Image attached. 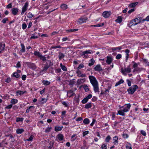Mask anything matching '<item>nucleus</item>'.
Instances as JSON below:
<instances>
[{
  "label": "nucleus",
  "instance_id": "obj_40",
  "mask_svg": "<svg viewBox=\"0 0 149 149\" xmlns=\"http://www.w3.org/2000/svg\"><path fill=\"white\" fill-rule=\"evenodd\" d=\"M83 123L85 124H88L89 123V120L88 118H86L84 120Z\"/></svg>",
  "mask_w": 149,
  "mask_h": 149
},
{
  "label": "nucleus",
  "instance_id": "obj_56",
  "mask_svg": "<svg viewBox=\"0 0 149 149\" xmlns=\"http://www.w3.org/2000/svg\"><path fill=\"white\" fill-rule=\"evenodd\" d=\"M89 133V131H86L85 132H83V136L84 137L86 135L88 134Z\"/></svg>",
  "mask_w": 149,
  "mask_h": 149
},
{
  "label": "nucleus",
  "instance_id": "obj_53",
  "mask_svg": "<svg viewBox=\"0 0 149 149\" xmlns=\"http://www.w3.org/2000/svg\"><path fill=\"white\" fill-rule=\"evenodd\" d=\"M111 139V138L110 136L109 135L105 139L106 141L107 142H109Z\"/></svg>",
  "mask_w": 149,
  "mask_h": 149
},
{
  "label": "nucleus",
  "instance_id": "obj_9",
  "mask_svg": "<svg viewBox=\"0 0 149 149\" xmlns=\"http://www.w3.org/2000/svg\"><path fill=\"white\" fill-rule=\"evenodd\" d=\"M113 61L112 58L110 56H107L106 61L107 63L109 65Z\"/></svg>",
  "mask_w": 149,
  "mask_h": 149
},
{
  "label": "nucleus",
  "instance_id": "obj_28",
  "mask_svg": "<svg viewBox=\"0 0 149 149\" xmlns=\"http://www.w3.org/2000/svg\"><path fill=\"white\" fill-rule=\"evenodd\" d=\"M124 82V80L122 79H121L120 81L116 83L115 85V86H117L123 83Z\"/></svg>",
  "mask_w": 149,
  "mask_h": 149
},
{
  "label": "nucleus",
  "instance_id": "obj_2",
  "mask_svg": "<svg viewBox=\"0 0 149 149\" xmlns=\"http://www.w3.org/2000/svg\"><path fill=\"white\" fill-rule=\"evenodd\" d=\"M138 88V86L137 85H134L132 86L127 89L128 93L130 94H133Z\"/></svg>",
  "mask_w": 149,
  "mask_h": 149
},
{
  "label": "nucleus",
  "instance_id": "obj_58",
  "mask_svg": "<svg viewBox=\"0 0 149 149\" xmlns=\"http://www.w3.org/2000/svg\"><path fill=\"white\" fill-rule=\"evenodd\" d=\"M84 67V65L82 64H80L79 66L77 68V69L78 70H79L81 68H83Z\"/></svg>",
  "mask_w": 149,
  "mask_h": 149
},
{
  "label": "nucleus",
  "instance_id": "obj_63",
  "mask_svg": "<svg viewBox=\"0 0 149 149\" xmlns=\"http://www.w3.org/2000/svg\"><path fill=\"white\" fill-rule=\"evenodd\" d=\"M75 83L74 79L70 80V84L71 85L74 84Z\"/></svg>",
  "mask_w": 149,
  "mask_h": 149
},
{
  "label": "nucleus",
  "instance_id": "obj_38",
  "mask_svg": "<svg viewBox=\"0 0 149 149\" xmlns=\"http://www.w3.org/2000/svg\"><path fill=\"white\" fill-rule=\"evenodd\" d=\"M76 135H77L76 134L72 135L71 137V141H74L77 139V137H75Z\"/></svg>",
  "mask_w": 149,
  "mask_h": 149
},
{
  "label": "nucleus",
  "instance_id": "obj_54",
  "mask_svg": "<svg viewBox=\"0 0 149 149\" xmlns=\"http://www.w3.org/2000/svg\"><path fill=\"white\" fill-rule=\"evenodd\" d=\"M126 148L127 149H132V147L130 143H129L128 145H126Z\"/></svg>",
  "mask_w": 149,
  "mask_h": 149
},
{
  "label": "nucleus",
  "instance_id": "obj_46",
  "mask_svg": "<svg viewBox=\"0 0 149 149\" xmlns=\"http://www.w3.org/2000/svg\"><path fill=\"white\" fill-rule=\"evenodd\" d=\"M62 104L65 106V107H67L68 106V103L65 101H63L62 102Z\"/></svg>",
  "mask_w": 149,
  "mask_h": 149
},
{
  "label": "nucleus",
  "instance_id": "obj_35",
  "mask_svg": "<svg viewBox=\"0 0 149 149\" xmlns=\"http://www.w3.org/2000/svg\"><path fill=\"white\" fill-rule=\"evenodd\" d=\"M60 65L61 67L63 70L65 71H67V69L65 66L63 65L62 63H61Z\"/></svg>",
  "mask_w": 149,
  "mask_h": 149
},
{
  "label": "nucleus",
  "instance_id": "obj_20",
  "mask_svg": "<svg viewBox=\"0 0 149 149\" xmlns=\"http://www.w3.org/2000/svg\"><path fill=\"white\" fill-rule=\"evenodd\" d=\"M57 138L58 140L61 141L63 140V136L62 134H59L57 136Z\"/></svg>",
  "mask_w": 149,
  "mask_h": 149
},
{
  "label": "nucleus",
  "instance_id": "obj_51",
  "mask_svg": "<svg viewBox=\"0 0 149 149\" xmlns=\"http://www.w3.org/2000/svg\"><path fill=\"white\" fill-rule=\"evenodd\" d=\"M84 88L86 92H87L89 90L88 86H84Z\"/></svg>",
  "mask_w": 149,
  "mask_h": 149
},
{
  "label": "nucleus",
  "instance_id": "obj_29",
  "mask_svg": "<svg viewBox=\"0 0 149 149\" xmlns=\"http://www.w3.org/2000/svg\"><path fill=\"white\" fill-rule=\"evenodd\" d=\"M18 102V100L16 99H12L11 101V104L12 105L17 103Z\"/></svg>",
  "mask_w": 149,
  "mask_h": 149
},
{
  "label": "nucleus",
  "instance_id": "obj_59",
  "mask_svg": "<svg viewBox=\"0 0 149 149\" xmlns=\"http://www.w3.org/2000/svg\"><path fill=\"white\" fill-rule=\"evenodd\" d=\"M27 27V25L25 23H23L22 24V29H25Z\"/></svg>",
  "mask_w": 149,
  "mask_h": 149
},
{
  "label": "nucleus",
  "instance_id": "obj_1",
  "mask_svg": "<svg viewBox=\"0 0 149 149\" xmlns=\"http://www.w3.org/2000/svg\"><path fill=\"white\" fill-rule=\"evenodd\" d=\"M90 82L93 87L94 91L95 92H99V87L98 83L96 79L93 76H89V77Z\"/></svg>",
  "mask_w": 149,
  "mask_h": 149
},
{
  "label": "nucleus",
  "instance_id": "obj_55",
  "mask_svg": "<svg viewBox=\"0 0 149 149\" xmlns=\"http://www.w3.org/2000/svg\"><path fill=\"white\" fill-rule=\"evenodd\" d=\"M51 129V127H48L45 130V132L46 133H48L50 131V130Z\"/></svg>",
  "mask_w": 149,
  "mask_h": 149
},
{
  "label": "nucleus",
  "instance_id": "obj_57",
  "mask_svg": "<svg viewBox=\"0 0 149 149\" xmlns=\"http://www.w3.org/2000/svg\"><path fill=\"white\" fill-rule=\"evenodd\" d=\"M122 57L121 55L120 54H118L116 56V58L117 59H120Z\"/></svg>",
  "mask_w": 149,
  "mask_h": 149
},
{
  "label": "nucleus",
  "instance_id": "obj_11",
  "mask_svg": "<svg viewBox=\"0 0 149 149\" xmlns=\"http://www.w3.org/2000/svg\"><path fill=\"white\" fill-rule=\"evenodd\" d=\"M5 44L2 42L0 43V53L4 49Z\"/></svg>",
  "mask_w": 149,
  "mask_h": 149
},
{
  "label": "nucleus",
  "instance_id": "obj_7",
  "mask_svg": "<svg viewBox=\"0 0 149 149\" xmlns=\"http://www.w3.org/2000/svg\"><path fill=\"white\" fill-rule=\"evenodd\" d=\"M49 67V66L48 65V64L46 63V64L44 66L43 69L40 71V73L42 74L45 73L47 71Z\"/></svg>",
  "mask_w": 149,
  "mask_h": 149
},
{
  "label": "nucleus",
  "instance_id": "obj_45",
  "mask_svg": "<svg viewBox=\"0 0 149 149\" xmlns=\"http://www.w3.org/2000/svg\"><path fill=\"white\" fill-rule=\"evenodd\" d=\"M88 100L86 97L84 98L81 101L82 103L84 104L86 103L88 101Z\"/></svg>",
  "mask_w": 149,
  "mask_h": 149
},
{
  "label": "nucleus",
  "instance_id": "obj_4",
  "mask_svg": "<svg viewBox=\"0 0 149 149\" xmlns=\"http://www.w3.org/2000/svg\"><path fill=\"white\" fill-rule=\"evenodd\" d=\"M29 3L28 2H26L25 3L24 5L22 7L21 15H23L24 13L28 9Z\"/></svg>",
  "mask_w": 149,
  "mask_h": 149
},
{
  "label": "nucleus",
  "instance_id": "obj_43",
  "mask_svg": "<svg viewBox=\"0 0 149 149\" xmlns=\"http://www.w3.org/2000/svg\"><path fill=\"white\" fill-rule=\"evenodd\" d=\"M54 144L53 141H51L50 142L49 144L50 146L49 147V149H52L53 147V144Z\"/></svg>",
  "mask_w": 149,
  "mask_h": 149
},
{
  "label": "nucleus",
  "instance_id": "obj_49",
  "mask_svg": "<svg viewBox=\"0 0 149 149\" xmlns=\"http://www.w3.org/2000/svg\"><path fill=\"white\" fill-rule=\"evenodd\" d=\"M13 76L16 78H18L19 77V75L17 72H14L13 73Z\"/></svg>",
  "mask_w": 149,
  "mask_h": 149
},
{
  "label": "nucleus",
  "instance_id": "obj_62",
  "mask_svg": "<svg viewBox=\"0 0 149 149\" xmlns=\"http://www.w3.org/2000/svg\"><path fill=\"white\" fill-rule=\"evenodd\" d=\"M141 134L144 136H146V132L143 130H141Z\"/></svg>",
  "mask_w": 149,
  "mask_h": 149
},
{
  "label": "nucleus",
  "instance_id": "obj_19",
  "mask_svg": "<svg viewBox=\"0 0 149 149\" xmlns=\"http://www.w3.org/2000/svg\"><path fill=\"white\" fill-rule=\"evenodd\" d=\"M95 71H100L102 70V68L100 65H97L94 68Z\"/></svg>",
  "mask_w": 149,
  "mask_h": 149
},
{
  "label": "nucleus",
  "instance_id": "obj_32",
  "mask_svg": "<svg viewBox=\"0 0 149 149\" xmlns=\"http://www.w3.org/2000/svg\"><path fill=\"white\" fill-rule=\"evenodd\" d=\"M122 17L121 16H119L117 19L116 20V21L118 23H120L122 22Z\"/></svg>",
  "mask_w": 149,
  "mask_h": 149
},
{
  "label": "nucleus",
  "instance_id": "obj_60",
  "mask_svg": "<svg viewBox=\"0 0 149 149\" xmlns=\"http://www.w3.org/2000/svg\"><path fill=\"white\" fill-rule=\"evenodd\" d=\"M21 65L20 62L19 61H18L16 67L19 68L21 67Z\"/></svg>",
  "mask_w": 149,
  "mask_h": 149
},
{
  "label": "nucleus",
  "instance_id": "obj_24",
  "mask_svg": "<svg viewBox=\"0 0 149 149\" xmlns=\"http://www.w3.org/2000/svg\"><path fill=\"white\" fill-rule=\"evenodd\" d=\"M24 131V130L22 128L17 129L16 130V132L17 134H21Z\"/></svg>",
  "mask_w": 149,
  "mask_h": 149
},
{
  "label": "nucleus",
  "instance_id": "obj_8",
  "mask_svg": "<svg viewBox=\"0 0 149 149\" xmlns=\"http://www.w3.org/2000/svg\"><path fill=\"white\" fill-rule=\"evenodd\" d=\"M76 73L77 74V76L79 77H84L86 76L85 74H82L81 72L79 70L77 71Z\"/></svg>",
  "mask_w": 149,
  "mask_h": 149
},
{
  "label": "nucleus",
  "instance_id": "obj_50",
  "mask_svg": "<svg viewBox=\"0 0 149 149\" xmlns=\"http://www.w3.org/2000/svg\"><path fill=\"white\" fill-rule=\"evenodd\" d=\"M33 138V135H31L29 139H27V140L29 141H31Z\"/></svg>",
  "mask_w": 149,
  "mask_h": 149
},
{
  "label": "nucleus",
  "instance_id": "obj_15",
  "mask_svg": "<svg viewBox=\"0 0 149 149\" xmlns=\"http://www.w3.org/2000/svg\"><path fill=\"white\" fill-rule=\"evenodd\" d=\"M67 94L68 96H69L70 97L73 96L74 93L72 90H70L67 92Z\"/></svg>",
  "mask_w": 149,
  "mask_h": 149
},
{
  "label": "nucleus",
  "instance_id": "obj_34",
  "mask_svg": "<svg viewBox=\"0 0 149 149\" xmlns=\"http://www.w3.org/2000/svg\"><path fill=\"white\" fill-rule=\"evenodd\" d=\"M64 55L61 52L59 53L58 57L60 60H61L64 57Z\"/></svg>",
  "mask_w": 149,
  "mask_h": 149
},
{
  "label": "nucleus",
  "instance_id": "obj_22",
  "mask_svg": "<svg viewBox=\"0 0 149 149\" xmlns=\"http://www.w3.org/2000/svg\"><path fill=\"white\" fill-rule=\"evenodd\" d=\"M34 54L35 56H38L39 58L42 55L40 52L36 51H35L34 52Z\"/></svg>",
  "mask_w": 149,
  "mask_h": 149
},
{
  "label": "nucleus",
  "instance_id": "obj_47",
  "mask_svg": "<svg viewBox=\"0 0 149 149\" xmlns=\"http://www.w3.org/2000/svg\"><path fill=\"white\" fill-rule=\"evenodd\" d=\"M47 100V99L45 98H42L40 101L41 103L42 104L45 103Z\"/></svg>",
  "mask_w": 149,
  "mask_h": 149
},
{
  "label": "nucleus",
  "instance_id": "obj_12",
  "mask_svg": "<svg viewBox=\"0 0 149 149\" xmlns=\"http://www.w3.org/2000/svg\"><path fill=\"white\" fill-rule=\"evenodd\" d=\"M11 12L13 15H16L18 12V9L17 8H13L11 9Z\"/></svg>",
  "mask_w": 149,
  "mask_h": 149
},
{
  "label": "nucleus",
  "instance_id": "obj_36",
  "mask_svg": "<svg viewBox=\"0 0 149 149\" xmlns=\"http://www.w3.org/2000/svg\"><path fill=\"white\" fill-rule=\"evenodd\" d=\"M78 30V29H70L67 30L66 32L68 33L74 32L75 31H77Z\"/></svg>",
  "mask_w": 149,
  "mask_h": 149
},
{
  "label": "nucleus",
  "instance_id": "obj_31",
  "mask_svg": "<svg viewBox=\"0 0 149 149\" xmlns=\"http://www.w3.org/2000/svg\"><path fill=\"white\" fill-rule=\"evenodd\" d=\"M138 3V2H134L129 4V6L130 8L133 7H135L137 5Z\"/></svg>",
  "mask_w": 149,
  "mask_h": 149
},
{
  "label": "nucleus",
  "instance_id": "obj_37",
  "mask_svg": "<svg viewBox=\"0 0 149 149\" xmlns=\"http://www.w3.org/2000/svg\"><path fill=\"white\" fill-rule=\"evenodd\" d=\"M42 82L45 85H49L50 84V82L47 81L43 80L42 81Z\"/></svg>",
  "mask_w": 149,
  "mask_h": 149
},
{
  "label": "nucleus",
  "instance_id": "obj_26",
  "mask_svg": "<svg viewBox=\"0 0 149 149\" xmlns=\"http://www.w3.org/2000/svg\"><path fill=\"white\" fill-rule=\"evenodd\" d=\"M95 63V60L93 59H91L89 61L88 64L89 66H91L93 65Z\"/></svg>",
  "mask_w": 149,
  "mask_h": 149
},
{
  "label": "nucleus",
  "instance_id": "obj_41",
  "mask_svg": "<svg viewBox=\"0 0 149 149\" xmlns=\"http://www.w3.org/2000/svg\"><path fill=\"white\" fill-rule=\"evenodd\" d=\"M124 111H123V110H119L118 111V113L120 115L122 116H124L125 115V113H124Z\"/></svg>",
  "mask_w": 149,
  "mask_h": 149
},
{
  "label": "nucleus",
  "instance_id": "obj_3",
  "mask_svg": "<svg viewBox=\"0 0 149 149\" xmlns=\"http://www.w3.org/2000/svg\"><path fill=\"white\" fill-rule=\"evenodd\" d=\"M121 73L125 76L127 75V73H130L131 72V69L130 67V65L128 66L127 67L123 68H121Z\"/></svg>",
  "mask_w": 149,
  "mask_h": 149
},
{
  "label": "nucleus",
  "instance_id": "obj_13",
  "mask_svg": "<svg viewBox=\"0 0 149 149\" xmlns=\"http://www.w3.org/2000/svg\"><path fill=\"white\" fill-rule=\"evenodd\" d=\"M40 59L42 60L43 61H47L48 62H49L50 63H52L50 61L47 60H46V57L42 55L41 56L40 58ZM51 65H52V64H51Z\"/></svg>",
  "mask_w": 149,
  "mask_h": 149
},
{
  "label": "nucleus",
  "instance_id": "obj_39",
  "mask_svg": "<svg viewBox=\"0 0 149 149\" xmlns=\"http://www.w3.org/2000/svg\"><path fill=\"white\" fill-rule=\"evenodd\" d=\"M61 8L63 10H65L67 8V5L65 4H63L61 6Z\"/></svg>",
  "mask_w": 149,
  "mask_h": 149
},
{
  "label": "nucleus",
  "instance_id": "obj_27",
  "mask_svg": "<svg viewBox=\"0 0 149 149\" xmlns=\"http://www.w3.org/2000/svg\"><path fill=\"white\" fill-rule=\"evenodd\" d=\"M92 106L91 103V102L86 104L85 106V108L86 109H88L91 108Z\"/></svg>",
  "mask_w": 149,
  "mask_h": 149
},
{
  "label": "nucleus",
  "instance_id": "obj_17",
  "mask_svg": "<svg viewBox=\"0 0 149 149\" xmlns=\"http://www.w3.org/2000/svg\"><path fill=\"white\" fill-rule=\"evenodd\" d=\"M86 80V79L85 78L79 79L77 80V83L78 84H80L84 83Z\"/></svg>",
  "mask_w": 149,
  "mask_h": 149
},
{
  "label": "nucleus",
  "instance_id": "obj_10",
  "mask_svg": "<svg viewBox=\"0 0 149 149\" xmlns=\"http://www.w3.org/2000/svg\"><path fill=\"white\" fill-rule=\"evenodd\" d=\"M111 15V12L108 11H104L103 12V17L105 18H107Z\"/></svg>",
  "mask_w": 149,
  "mask_h": 149
},
{
  "label": "nucleus",
  "instance_id": "obj_42",
  "mask_svg": "<svg viewBox=\"0 0 149 149\" xmlns=\"http://www.w3.org/2000/svg\"><path fill=\"white\" fill-rule=\"evenodd\" d=\"M21 46L22 48L21 51L23 52H25V48L24 45L23 44H21Z\"/></svg>",
  "mask_w": 149,
  "mask_h": 149
},
{
  "label": "nucleus",
  "instance_id": "obj_30",
  "mask_svg": "<svg viewBox=\"0 0 149 149\" xmlns=\"http://www.w3.org/2000/svg\"><path fill=\"white\" fill-rule=\"evenodd\" d=\"M142 61L145 63L147 65L149 66V62L148 61V60L145 58H142Z\"/></svg>",
  "mask_w": 149,
  "mask_h": 149
},
{
  "label": "nucleus",
  "instance_id": "obj_14",
  "mask_svg": "<svg viewBox=\"0 0 149 149\" xmlns=\"http://www.w3.org/2000/svg\"><path fill=\"white\" fill-rule=\"evenodd\" d=\"M126 105L127 107H125L124 109L123 110V111L124 112H127L129 111L130 109L131 105L130 104H126Z\"/></svg>",
  "mask_w": 149,
  "mask_h": 149
},
{
  "label": "nucleus",
  "instance_id": "obj_21",
  "mask_svg": "<svg viewBox=\"0 0 149 149\" xmlns=\"http://www.w3.org/2000/svg\"><path fill=\"white\" fill-rule=\"evenodd\" d=\"M118 137L116 136L114 137L113 138V143L114 145H116L118 143Z\"/></svg>",
  "mask_w": 149,
  "mask_h": 149
},
{
  "label": "nucleus",
  "instance_id": "obj_61",
  "mask_svg": "<svg viewBox=\"0 0 149 149\" xmlns=\"http://www.w3.org/2000/svg\"><path fill=\"white\" fill-rule=\"evenodd\" d=\"M125 138H127L128 137V135L127 134L125 133H123L122 135Z\"/></svg>",
  "mask_w": 149,
  "mask_h": 149
},
{
  "label": "nucleus",
  "instance_id": "obj_33",
  "mask_svg": "<svg viewBox=\"0 0 149 149\" xmlns=\"http://www.w3.org/2000/svg\"><path fill=\"white\" fill-rule=\"evenodd\" d=\"M91 50H86L83 52L82 54V55H84L86 54H91Z\"/></svg>",
  "mask_w": 149,
  "mask_h": 149
},
{
  "label": "nucleus",
  "instance_id": "obj_5",
  "mask_svg": "<svg viewBox=\"0 0 149 149\" xmlns=\"http://www.w3.org/2000/svg\"><path fill=\"white\" fill-rule=\"evenodd\" d=\"M143 20L144 19H142L141 17H139L136 18L134 20L135 23L134 24V25L137 24L142 22H144V21H143Z\"/></svg>",
  "mask_w": 149,
  "mask_h": 149
},
{
  "label": "nucleus",
  "instance_id": "obj_23",
  "mask_svg": "<svg viewBox=\"0 0 149 149\" xmlns=\"http://www.w3.org/2000/svg\"><path fill=\"white\" fill-rule=\"evenodd\" d=\"M63 128V127L56 126L55 127L54 130L56 132L61 131Z\"/></svg>",
  "mask_w": 149,
  "mask_h": 149
},
{
  "label": "nucleus",
  "instance_id": "obj_6",
  "mask_svg": "<svg viewBox=\"0 0 149 149\" xmlns=\"http://www.w3.org/2000/svg\"><path fill=\"white\" fill-rule=\"evenodd\" d=\"M88 19V18L86 17H83L79 18L78 20V22L80 24L86 22Z\"/></svg>",
  "mask_w": 149,
  "mask_h": 149
},
{
  "label": "nucleus",
  "instance_id": "obj_52",
  "mask_svg": "<svg viewBox=\"0 0 149 149\" xmlns=\"http://www.w3.org/2000/svg\"><path fill=\"white\" fill-rule=\"evenodd\" d=\"M23 118H17L16 119V121L17 122H19V121H22L23 120Z\"/></svg>",
  "mask_w": 149,
  "mask_h": 149
},
{
  "label": "nucleus",
  "instance_id": "obj_48",
  "mask_svg": "<svg viewBox=\"0 0 149 149\" xmlns=\"http://www.w3.org/2000/svg\"><path fill=\"white\" fill-rule=\"evenodd\" d=\"M61 48V47L60 45H58L56 46L52 47H51V49H55L57 48Z\"/></svg>",
  "mask_w": 149,
  "mask_h": 149
},
{
  "label": "nucleus",
  "instance_id": "obj_18",
  "mask_svg": "<svg viewBox=\"0 0 149 149\" xmlns=\"http://www.w3.org/2000/svg\"><path fill=\"white\" fill-rule=\"evenodd\" d=\"M26 91H22L19 90L17 91L16 92V95L17 96L19 95H21L23 94Z\"/></svg>",
  "mask_w": 149,
  "mask_h": 149
},
{
  "label": "nucleus",
  "instance_id": "obj_25",
  "mask_svg": "<svg viewBox=\"0 0 149 149\" xmlns=\"http://www.w3.org/2000/svg\"><path fill=\"white\" fill-rule=\"evenodd\" d=\"M122 49V46L113 47L111 48V50L113 51H115L117 49L120 50Z\"/></svg>",
  "mask_w": 149,
  "mask_h": 149
},
{
  "label": "nucleus",
  "instance_id": "obj_44",
  "mask_svg": "<svg viewBox=\"0 0 149 149\" xmlns=\"http://www.w3.org/2000/svg\"><path fill=\"white\" fill-rule=\"evenodd\" d=\"M33 16V15L31 13H28V15L27 16V17L29 18H31Z\"/></svg>",
  "mask_w": 149,
  "mask_h": 149
},
{
  "label": "nucleus",
  "instance_id": "obj_64",
  "mask_svg": "<svg viewBox=\"0 0 149 149\" xmlns=\"http://www.w3.org/2000/svg\"><path fill=\"white\" fill-rule=\"evenodd\" d=\"M8 20V19L7 18L5 17L3 18V20L2 21V22L3 23H6V22Z\"/></svg>",
  "mask_w": 149,
  "mask_h": 149
},
{
  "label": "nucleus",
  "instance_id": "obj_16",
  "mask_svg": "<svg viewBox=\"0 0 149 149\" xmlns=\"http://www.w3.org/2000/svg\"><path fill=\"white\" fill-rule=\"evenodd\" d=\"M35 107L33 106H30L26 110V112L27 113H29L30 111H33V109L35 108Z\"/></svg>",
  "mask_w": 149,
  "mask_h": 149
}]
</instances>
